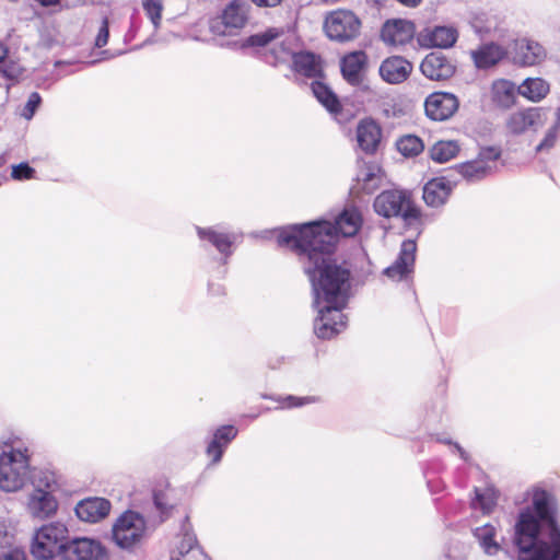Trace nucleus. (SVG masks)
Returning <instances> with one entry per match:
<instances>
[{"mask_svg":"<svg viewBox=\"0 0 560 560\" xmlns=\"http://www.w3.org/2000/svg\"><path fill=\"white\" fill-rule=\"evenodd\" d=\"M362 223L359 209L347 206L334 220L289 224L273 232L280 247L307 258L305 272L311 280H350L351 265L336 254V248L340 236L357 235Z\"/></svg>","mask_w":560,"mask_h":560,"instance_id":"obj_1","label":"nucleus"},{"mask_svg":"<svg viewBox=\"0 0 560 560\" xmlns=\"http://www.w3.org/2000/svg\"><path fill=\"white\" fill-rule=\"evenodd\" d=\"M555 498L542 489L533 493V504L522 510L515 523L517 560H560V527L555 517Z\"/></svg>","mask_w":560,"mask_h":560,"instance_id":"obj_2","label":"nucleus"},{"mask_svg":"<svg viewBox=\"0 0 560 560\" xmlns=\"http://www.w3.org/2000/svg\"><path fill=\"white\" fill-rule=\"evenodd\" d=\"M284 32L279 28H268L265 32L257 33L247 37L244 46L257 47L260 58L267 65L277 67L283 63L288 58H292V40L283 37Z\"/></svg>","mask_w":560,"mask_h":560,"instance_id":"obj_3","label":"nucleus"},{"mask_svg":"<svg viewBox=\"0 0 560 560\" xmlns=\"http://www.w3.org/2000/svg\"><path fill=\"white\" fill-rule=\"evenodd\" d=\"M69 530L61 522H51L35 530L31 553L36 560H51L60 555L65 557V549L69 542Z\"/></svg>","mask_w":560,"mask_h":560,"instance_id":"obj_4","label":"nucleus"},{"mask_svg":"<svg viewBox=\"0 0 560 560\" xmlns=\"http://www.w3.org/2000/svg\"><path fill=\"white\" fill-rule=\"evenodd\" d=\"M392 217L400 219L407 229L423 224V213L413 191L393 183L387 185V219Z\"/></svg>","mask_w":560,"mask_h":560,"instance_id":"obj_5","label":"nucleus"},{"mask_svg":"<svg viewBox=\"0 0 560 560\" xmlns=\"http://www.w3.org/2000/svg\"><path fill=\"white\" fill-rule=\"evenodd\" d=\"M315 307L332 311L341 317V311L355 293L353 282H312Z\"/></svg>","mask_w":560,"mask_h":560,"instance_id":"obj_6","label":"nucleus"},{"mask_svg":"<svg viewBox=\"0 0 560 560\" xmlns=\"http://www.w3.org/2000/svg\"><path fill=\"white\" fill-rule=\"evenodd\" d=\"M28 471V457L20 450H11L0 455V488L7 492L21 489Z\"/></svg>","mask_w":560,"mask_h":560,"instance_id":"obj_7","label":"nucleus"},{"mask_svg":"<svg viewBox=\"0 0 560 560\" xmlns=\"http://www.w3.org/2000/svg\"><path fill=\"white\" fill-rule=\"evenodd\" d=\"M549 109L546 107H525L511 113L505 120L509 133L520 136L525 132H537L548 120Z\"/></svg>","mask_w":560,"mask_h":560,"instance_id":"obj_8","label":"nucleus"},{"mask_svg":"<svg viewBox=\"0 0 560 560\" xmlns=\"http://www.w3.org/2000/svg\"><path fill=\"white\" fill-rule=\"evenodd\" d=\"M144 532V518L136 512L127 511L115 523L113 539L120 548L129 549L141 540Z\"/></svg>","mask_w":560,"mask_h":560,"instance_id":"obj_9","label":"nucleus"},{"mask_svg":"<svg viewBox=\"0 0 560 560\" xmlns=\"http://www.w3.org/2000/svg\"><path fill=\"white\" fill-rule=\"evenodd\" d=\"M361 22L353 12L337 10L331 12L325 20L324 30L327 36L336 42L345 43L352 40L359 35Z\"/></svg>","mask_w":560,"mask_h":560,"instance_id":"obj_10","label":"nucleus"},{"mask_svg":"<svg viewBox=\"0 0 560 560\" xmlns=\"http://www.w3.org/2000/svg\"><path fill=\"white\" fill-rule=\"evenodd\" d=\"M501 156L497 147L482 148L477 158L457 165V172L469 182L480 180L488 176Z\"/></svg>","mask_w":560,"mask_h":560,"instance_id":"obj_11","label":"nucleus"},{"mask_svg":"<svg viewBox=\"0 0 560 560\" xmlns=\"http://www.w3.org/2000/svg\"><path fill=\"white\" fill-rule=\"evenodd\" d=\"M291 70L294 73L295 81L301 79H324V60L320 55L310 50L294 51L291 58Z\"/></svg>","mask_w":560,"mask_h":560,"instance_id":"obj_12","label":"nucleus"},{"mask_svg":"<svg viewBox=\"0 0 560 560\" xmlns=\"http://www.w3.org/2000/svg\"><path fill=\"white\" fill-rule=\"evenodd\" d=\"M458 107L457 96L448 92H433L424 101L425 115L433 121L450 119L458 110Z\"/></svg>","mask_w":560,"mask_h":560,"instance_id":"obj_13","label":"nucleus"},{"mask_svg":"<svg viewBox=\"0 0 560 560\" xmlns=\"http://www.w3.org/2000/svg\"><path fill=\"white\" fill-rule=\"evenodd\" d=\"M244 7L237 0L232 1L223 11L222 15L210 23V30L215 35H234L237 30L246 23Z\"/></svg>","mask_w":560,"mask_h":560,"instance_id":"obj_14","label":"nucleus"},{"mask_svg":"<svg viewBox=\"0 0 560 560\" xmlns=\"http://www.w3.org/2000/svg\"><path fill=\"white\" fill-rule=\"evenodd\" d=\"M200 246H213L225 258L233 254L232 246L236 241L235 233L222 231L219 226L202 228L195 225Z\"/></svg>","mask_w":560,"mask_h":560,"instance_id":"obj_15","label":"nucleus"},{"mask_svg":"<svg viewBox=\"0 0 560 560\" xmlns=\"http://www.w3.org/2000/svg\"><path fill=\"white\" fill-rule=\"evenodd\" d=\"M62 560H108L105 547L91 538H75L65 549Z\"/></svg>","mask_w":560,"mask_h":560,"instance_id":"obj_16","label":"nucleus"},{"mask_svg":"<svg viewBox=\"0 0 560 560\" xmlns=\"http://www.w3.org/2000/svg\"><path fill=\"white\" fill-rule=\"evenodd\" d=\"M422 74L434 81H445L455 73V66L442 52L428 54L420 65Z\"/></svg>","mask_w":560,"mask_h":560,"instance_id":"obj_17","label":"nucleus"},{"mask_svg":"<svg viewBox=\"0 0 560 560\" xmlns=\"http://www.w3.org/2000/svg\"><path fill=\"white\" fill-rule=\"evenodd\" d=\"M417 243L413 240L402 242L398 257L387 267V278H407L415 269Z\"/></svg>","mask_w":560,"mask_h":560,"instance_id":"obj_18","label":"nucleus"},{"mask_svg":"<svg viewBox=\"0 0 560 560\" xmlns=\"http://www.w3.org/2000/svg\"><path fill=\"white\" fill-rule=\"evenodd\" d=\"M318 316L314 322V332L320 339H330L346 328L347 318L341 313V317L332 314V311L316 307Z\"/></svg>","mask_w":560,"mask_h":560,"instance_id":"obj_19","label":"nucleus"},{"mask_svg":"<svg viewBox=\"0 0 560 560\" xmlns=\"http://www.w3.org/2000/svg\"><path fill=\"white\" fill-rule=\"evenodd\" d=\"M110 511V502L104 498H86L75 506L77 516L88 523H97Z\"/></svg>","mask_w":560,"mask_h":560,"instance_id":"obj_20","label":"nucleus"},{"mask_svg":"<svg viewBox=\"0 0 560 560\" xmlns=\"http://www.w3.org/2000/svg\"><path fill=\"white\" fill-rule=\"evenodd\" d=\"M382 139V128L372 118L362 119L357 127V141L362 151L374 153Z\"/></svg>","mask_w":560,"mask_h":560,"instance_id":"obj_21","label":"nucleus"},{"mask_svg":"<svg viewBox=\"0 0 560 560\" xmlns=\"http://www.w3.org/2000/svg\"><path fill=\"white\" fill-rule=\"evenodd\" d=\"M452 194V184L445 177L430 179L423 186L422 198L427 206L439 208L445 205Z\"/></svg>","mask_w":560,"mask_h":560,"instance_id":"obj_22","label":"nucleus"},{"mask_svg":"<svg viewBox=\"0 0 560 560\" xmlns=\"http://www.w3.org/2000/svg\"><path fill=\"white\" fill-rule=\"evenodd\" d=\"M27 508L34 517L43 520L55 514L58 503L50 491L36 488L30 495Z\"/></svg>","mask_w":560,"mask_h":560,"instance_id":"obj_23","label":"nucleus"},{"mask_svg":"<svg viewBox=\"0 0 560 560\" xmlns=\"http://www.w3.org/2000/svg\"><path fill=\"white\" fill-rule=\"evenodd\" d=\"M498 527L491 523L483 524L472 529V536L482 552L489 557L497 556L503 550L498 540Z\"/></svg>","mask_w":560,"mask_h":560,"instance_id":"obj_24","label":"nucleus"},{"mask_svg":"<svg viewBox=\"0 0 560 560\" xmlns=\"http://www.w3.org/2000/svg\"><path fill=\"white\" fill-rule=\"evenodd\" d=\"M416 26L405 19L387 20V45L404 46L413 39Z\"/></svg>","mask_w":560,"mask_h":560,"instance_id":"obj_25","label":"nucleus"},{"mask_svg":"<svg viewBox=\"0 0 560 560\" xmlns=\"http://www.w3.org/2000/svg\"><path fill=\"white\" fill-rule=\"evenodd\" d=\"M546 58L544 47L533 40L521 39L515 44L514 60L521 66H535Z\"/></svg>","mask_w":560,"mask_h":560,"instance_id":"obj_26","label":"nucleus"},{"mask_svg":"<svg viewBox=\"0 0 560 560\" xmlns=\"http://www.w3.org/2000/svg\"><path fill=\"white\" fill-rule=\"evenodd\" d=\"M506 51L498 44L488 43L471 50L470 56L478 69H489L500 62Z\"/></svg>","mask_w":560,"mask_h":560,"instance_id":"obj_27","label":"nucleus"},{"mask_svg":"<svg viewBox=\"0 0 560 560\" xmlns=\"http://www.w3.org/2000/svg\"><path fill=\"white\" fill-rule=\"evenodd\" d=\"M311 90L318 103H320L327 112L338 119L342 106L332 89L328 86L323 79H317L311 83Z\"/></svg>","mask_w":560,"mask_h":560,"instance_id":"obj_28","label":"nucleus"},{"mask_svg":"<svg viewBox=\"0 0 560 560\" xmlns=\"http://www.w3.org/2000/svg\"><path fill=\"white\" fill-rule=\"evenodd\" d=\"M364 63L365 54L362 51H354L345 56L340 65L343 79L353 86L360 85Z\"/></svg>","mask_w":560,"mask_h":560,"instance_id":"obj_29","label":"nucleus"},{"mask_svg":"<svg viewBox=\"0 0 560 560\" xmlns=\"http://www.w3.org/2000/svg\"><path fill=\"white\" fill-rule=\"evenodd\" d=\"M457 37V30L451 26H435L422 34V40L425 45L439 48L452 47Z\"/></svg>","mask_w":560,"mask_h":560,"instance_id":"obj_30","label":"nucleus"},{"mask_svg":"<svg viewBox=\"0 0 560 560\" xmlns=\"http://www.w3.org/2000/svg\"><path fill=\"white\" fill-rule=\"evenodd\" d=\"M517 88L506 79L495 80L491 85L492 102L502 108H510L516 102Z\"/></svg>","mask_w":560,"mask_h":560,"instance_id":"obj_31","label":"nucleus"},{"mask_svg":"<svg viewBox=\"0 0 560 560\" xmlns=\"http://www.w3.org/2000/svg\"><path fill=\"white\" fill-rule=\"evenodd\" d=\"M413 71V65L401 56L387 57V83L400 84L409 79Z\"/></svg>","mask_w":560,"mask_h":560,"instance_id":"obj_32","label":"nucleus"},{"mask_svg":"<svg viewBox=\"0 0 560 560\" xmlns=\"http://www.w3.org/2000/svg\"><path fill=\"white\" fill-rule=\"evenodd\" d=\"M549 91V83L541 78H527L517 86V93L534 103L544 100Z\"/></svg>","mask_w":560,"mask_h":560,"instance_id":"obj_33","label":"nucleus"},{"mask_svg":"<svg viewBox=\"0 0 560 560\" xmlns=\"http://www.w3.org/2000/svg\"><path fill=\"white\" fill-rule=\"evenodd\" d=\"M237 434V430L233 425H223L219 428L213 436V440L207 447V454L212 457L213 463H219L223 447L226 446Z\"/></svg>","mask_w":560,"mask_h":560,"instance_id":"obj_34","label":"nucleus"},{"mask_svg":"<svg viewBox=\"0 0 560 560\" xmlns=\"http://www.w3.org/2000/svg\"><path fill=\"white\" fill-rule=\"evenodd\" d=\"M462 150L457 140H439L429 149V156L435 163H447L458 156Z\"/></svg>","mask_w":560,"mask_h":560,"instance_id":"obj_35","label":"nucleus"},{"mask_svg":"<svg viewBox=\"0 0 560 560\" xmlns=\"http://www.w3.org/2000/svg\"><path fill=\"white\" fill-rule=\"evenodd\" d=\"M397 151L405 158H415L424 150L421 138L415 135L401 136L395 143Z\"/></svg>","mask_w":560,"mask_h":560,"instance_id":"obj_36","label":"nucleus"},{"mask_svg":"<svg viewBox=\"0 0 560 560\" xmlns=\"http://www.w3.org/2000/svg\"><path fill=\"white\" fill-rule=\"evenodd\" d=\"M382 170L375 165H365L358 174V180L362 182V190L373 194L382 182Z\"/></svg>","mask_w":560,"mask_h":560,"instance_id":"obj_37","label":"nucleus"},{"mask_svg":"<svg viewBox=\"0 0 560 560\" xmlns=\"http://www.w3.org/2000/svg\"><path fill=\"white\" fill-rule=\"evenodd\" d=\"M165 0H141V7L147 19L151 22L154 32L162 25Z\"/></svg>","mask_w":560,"mask_h":560,"instance_id":"obj_38","label":"nucleus"},{"mask_svg":"<svg viewBox=\"0 0 560 560\" xmlns=\"http://www.w3.org/2000/svg\"><path fill=\"white\" fill-rule=\"evenodd\" d=\"M559 129H560V114L558 113L553 124L550 126V128L545 133L542 140L536 147V152L550 151L556 145Z\"/></svg>","mask_w":560,"mask_h":560,"instance_id":"obj_39","label":"nucleus"},{"mask_svg":"<svg viewBox=\"0 0 560 560\" xmlns=\"http://www.w3.org/2000/svg\"><path fill=\"white\" fill-rule=\"evenodd\" d=\"M475 494L472 506L480 508L483 513H490L495 505L494 498L489 493L481 492L478 488H475Z\"/></svg>","mask_w":560,"mask_h":560,"instance_id":"obj_40","label":"nucleus"},{"mask_svg":"<svg viewBox=\"0 0 560 560\" xmlns=\"http://www.w3.org/2000/svg\"><path fill=\"white\" fill-rule=\"evenodd\" d=\"M35 173V170L27 162H22L12 167L11 176L16 180H25L34 178Z\"/></svg>","mask_w":560,"mask_h":560,"instance_id":"obj_41","label":"nucleus"},{"mask_svg":"<svg viewBox=\"0 0 560 560\" xmlns=\"http://www.w3.org/2000/svg\"><path fill=\"white\" fill-rule=\"evenodd\" d=\"M33 483L36 488H42L44 490L50 491L56 486L55 476L50 472L40 471L38 476L33 477Z\"/></svg>","mask_w":560,"mask_h":560,"instance_id":"obj_42","label":"nucleus"},{"mask_svg":"<svg viewBox=\"0 0 560 560\" xmlns=\"http://www.w3.org/2000/svg\"><path fill=\"white\" fill-rule=\"evenodd\" d=\"M0 72L9 80H18L22 75V68L19 63L5 59L0 66Z\"/></svg>","mask_w":560,"mask_h":560,"instance_id":"obj_43","label":"nucleus"},{"mask_svg":"<svg viewBox=\"0 0 560 560\" xmlns=\"http://www.w3.org/2000/svg\"><path fill=\"white\" fill-rule=\"evenodd\" d=\"M40 102H42V97H40L39 93H37V92L31 93V95L28 96V100L22 110V116L25 119L30 120L34 116L36 109L39 107Z\"/></svg>","mask_w":560,"mask_h":560,"instance_id":"obj_44","label":"nucleus"},{"mask_svg":"<svg viewBox=\"0 0 560 560\" xmlns=\"http://www.w3.org/2000/svg\"><path fill=\"white\" fill-rule=\"evenodd\" d=\"M108 37H109V23H108V19L105 16V18H103L102 24L98 28V32H97V35L95 38V46L97 48L104 47L108 42Z\"/></svg>","mask_w":560,"mask_h":560,"instance_id":"obj_45","label":"nucleus"},{"mask_svg":"<svg viewBox=\"0 0 560 560\" xmlns=\"http://www.w3.org/2000/svg\"><path fill=\"white\" fill-rule=\"evenodd\" d=\"M197 539L195 536L186 534L178 547L179 553L183 557V560H190L189 552L192 550L196 545Z\"/></svg>","mask_w":560,"mask_h":560,"instance_id":"obj_46","label":"nucleus"},{"mask_svg":"<svg viewBox=\"0 0 560 560\" xmlns=\"http://www.w3.org/2000/svg\"><path fill=\"white\" fill-rule=\"evenodd\" d=\"M0 560H25V553L20 549H12L1 552Z\"/></svg>","mask_w":560,"mask_h":560,"instance_id":"obj_47","label":"nucleus"},{"mask_svg":"<svg viewBox=\"0 0 560 560\" xmlns=\"http://www.w3.org/2000/svg\"><path fill=\"white\" fill-rule=\"evenodd\" d=\"M373 207L377 214L385 217V191H382L376 196Z\"/></svg>","mask_w":560,"mask_h":560,"instance_id":"obj_48","label":"nucleus"},{"mask_svg":"<svg viewBox=\"0 0 560 560\" xmlns=\"http://www.w3.org/2000/svg\"><path fill=\"white\" fill-rule=\"evenodd\" d=\"M284 400L288 402L287 404L288 407H299V406H302L304 404L312 402L315 399L312 398V397L296 398L294 396H288V397H285Z\"/></svg>","mask_w":560,"mask_h":560,"instance_id":"obj_49","label":"nucleus"},{"mask_svg":"<svg viewBox=\"0 0 560 560\" xmlns=\"http://www.w3.org/2000/svg\"><path fill=\"white\" fill-rule=\"evenodd\" d=\"M250 1L260 8H275L282 2V0H250Z\"/></svg>","mask_w":560,"mask_h":560,"instance_id":"obj_50","label":"nucleus"},{"mask_svg":"<svg viewBox=\"0 0 560 560\" xmlns=\"http://www.w3.org/2000/svg\"><path fill=\"white\" fill-rule=\"evenodd\" d=\"M444 443H447V444H452L451 441H443ZM454 447L456 448V451L458 452L460 458L465 462H468L469 459V455L468 453L457 443H453Z\"/></svg>","mask_w":560,"mask_h":560,"instance_id":"obj_51","label":"nucleus"},{"mask_svg":"<svg viewBox=\"0 0 560 560\" xmlns=\"http://www.w3.org/2000/svg\"><path fill=\"white\" fill-rule=\"evenodd\" d=\"M8 54H9L8 47L0 43V66L7 59Z\"/></svg>","mask_w":560,"mask_h":560,"instance_id":"obj_52","label":"nucleus"},{"mask_svg":"<svg viewBox=\"0 0 560 560\" xmlns=\"http://www.w3.org/2000/svg\"><path fill=\"white\" fill-rule=\"evenodd\" d=\"M43 7H54L60 3L61 0H35Z\"/></svg>","mask_w":560,"mask_h":560,"instance_id":"obj_53","label":"nucleus"},{"mask_svg":"<svg viewBox=\"0 0 560 560\" xmlns=\"http://www.w3.org/2000/svg\"><path fill=\"white\" fill-rule=\"evenodd\" d=\"M378 73H380L381 78L385 81V60H383L380 63Z\"/></svg>","mask_w":560,"mask_h":560,"instance_id":"obj_54","label":"nucleus"},{"mask_svg":"<svg viewBox=\"0 0 560 560\" xmlns=\"http://www.w3.org/2000/svg\"><path fill=\"white\" fill-rule=\"evenodd\" d=\"M378 36H380V39L385 42V36H386V33H385V23L382 24V26L380 27V33H378Z\"/></svg>","mask_w":560,"mask_h":560,"instance_id":"obj_55","label":"nucleus"},{"mask_svg":"<svg viewBox=\"0 0 560 560\" xmlns=\"http://www.w3.org/2000/svg\"><path fill=\"white\" fill-rule=\"evenodd\" d=\"M5 528L3 525H0V545L3 542L4 538H5Z\"/></svg>","mask_w":560,"mask_h":560,"instance_id":"obj_56","label":"nucleus"},{"mask_svg":"<svg viewBox=\"0 0 560 560\" xmlns=\"http://www.w3.org/2000/svg\"><path fill=\"white\" fill-rule=\"evenodd\" d=\"M220 288H221L220 283H219V282H217L215 284H211V285H210V288H209V290H210L211 292H214V291H215V292H218V291L220 290Z\"/></svg>","mask_w":560,"mask_h":560,"instance_id":"obj_57","label":"nucleus"},{"mask_svg":"<svg viewBox=\"0 0 560 560\" xmlns=\"http://www.w3.org/2000/svg\"><path fill=\"white\" fill-rule=\"evenodd\" d=\"M154 503L159 509H162V503L159 495H154Z\"/></svg>","mask_w":560,"mask_h":560,"instance_id":"obj_58","label":"nucleus"},{"mask_svg":"<svg viewBox=\"0 0 560 560\" xmlns=\"http://www.w3.org/2000/svg\"><path fill=\"white\" fill-rule=\"evenodd\" d=\"M198 555L199 557L201 558V560H211L206 553H203L202 551H198Z\"/></svg>","mask_w":560,"mask_h":560,"instance_id":"obj_59","label":"nucleus"},{"mask_svg":"<svg viewBox=\"0 0 560 560\" xmlns=\"http://www.w3.org/2000/svg\"><path fill=\"white\" fill-rule=\"evenodd\" d=\"M4 163V160L2 156H0V166Z\"/></svg>","mask_w":560,"mask_h":560,"instance_id":"obj_60","label":"nucleus"}]
</instances>
